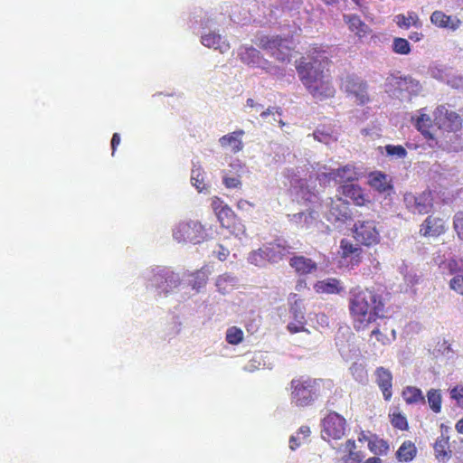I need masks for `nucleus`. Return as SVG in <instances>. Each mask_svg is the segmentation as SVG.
Wrapping results in <instances>:
<instances>
[{"mask_svg": "<svg viewBox=\"0 0 463 463\" xmlns=\"http://www.w3.org/2000/svg\"><path fill=\"white\" fill-rule=\"evenodd\" d=\"M383 297L373 289L355 287L350 290L349 313L356 331L364 330L383 317Z\"/></svg>", "mask_w": 463, "mask_h": 463, "instance_id": "obj_1", "label": "nucleus"}, {"mask_svg": "<svg viewBox=\"0 0 463 463\" xmlns=\"http://www.w3.org/2000/svg\"><path fill=\"white\" fill-rule=\"evenodd\" d=\"M317 56L312 57L310 61H307L306 57H302L296 64V70L300 80L307 89L308 92L316 99H324L335 95L329 75L325 74V65L329 63L325 52L315 50Z\"/></svg>", "mask_w": 463, "mask_h": 463, "instance_id": "obj_2", "label": "nucleus"}, {"mask_svg": "<svg viewBox=\"0 0 463 463\" xmlns=\"http://www.w3.org/2000/svg\"><path fill=\"white\" fill-rule=\"evenodd\" d=\"M321 380L300 375L289 383V399L291 404L298 408L311 406L319 396Z\"/></svg>", "mask_w": 463, "mask_h": 463, "instance_id": "obj_3", "label": "nucleus"}, {"mask_svg": "<svg viewBox=\"0 0 463 463\" xmlns=\"http://www.w3.org/2000/svg\"><path fill=\"white\" fill-rule=\"evenodd\" d=\"M340 89L358 105L363 106L370 101L367 81L354 73L341 79Z\"/></svg>", "mask_w": 463, "mask_h": 463, "instance_id": "obj_4", "label": "nucleus"}, {"mask_svg": "<svg viewBox=\"0 0 463 463\" xmlns=\"http://www.w3.org/2000/svg\"><path fill=\"white\" fill-rule=\"evenodd\" d=\"M259 46L269 51L279 61H290L293 50V43L290 39L279 36H264L260 39Z\"/></svg>", "mask_w": 463, "mask_h": 463, "instance_id": "obj_5", "label": "nucleus"}, {"mask_svg": "<svg viewBox=\"0 0 463 463\" xmlns=\"http://www.w3.org/2000/svg\"><path fill=\"white\" fill-rule=\"evenodd\" d=\"M321 425V437L327 442L339 440L345 435L347 428L346 420L335 411H330L326 414L322 420Z\"/></svg>", "mask_w": 463, "mask_h": 463, "instance_id": "obj_6", "label": "nucleus"}, {"mask_svg": "<svg viewBox=\"0 0 463 463\" xmlns=\"http://www.w3.org/2000/svg\"><path fill=\"white\" fill-rule=\"evenodd\" d=\"M173 237L178 242L197 244L205 240L203 226L197 221L179 222L173 231Z\"/></svg>", "mask_w": 463, "mask_h": 463, "instance_id": "obj_7", "label": "nucleus"}, {"mask_svg": "<svg viewBox=\"0 0 463 463\" xmlns=\"http://www.w3.org/2000/svg\"><path fill=\"white\" fill-rule=\"evenodd\" d=\"M354 240L361 245L373 247L380 243L381 235L373 220L357 221L353 229Z\"/></svg>", "mask_w": 463, "mask_h": 463, "instance_id": "obj_8", "label": "nucleus"}, {"mask_svg": "<svg viewBox=\"0 0 463 463\" xmlns=\"http://www.w3.org/2000/svg\"><path fill=\"white\" fill-rule=\"evenodd\" d=\"M403 202L408 211L420 215L429 213L434 206L433 194L430 189H426L420 194L405 193Z\"/></svg>", "mask_w": 463, "mask_h": 463, "instance_id": "obj_9", "label": "nucleus"}, {"mask_svg": "<svg viewBox=\"0 0 463 463\" xmlns=\"http://www.w3.org/2000/svg\"><path fill=\"white\" fill-rule=\"evenodd\" d=\"M433 121L441 130L458 132L462 128L463 120L460 115L449 109L446 105L438 106L433 112Z\"/></svg>", "mask_w": 463, "mask_h": 463, "instance_id": "obj_10", "label": "nucleus"}, {"mask_svg": "<svg viewBox=\"0 0 463 463\" xmlns=\"http://www.w3.org/2000/svg\"><path fill=\"white\" fill-rule=\"evenodd\" d=\"M324 178L333 180L335 183L344 184L358 181L363 176V173L354 165L347 164L337 169H332L328 173L323 174Z\"/></svg>", "mask_w": 463, "mask_h": 463, "instance_id": "obj_11", "label": "nucleus"}, {"mask_svg": "<svg viewBox=\"0 0 463 463\" xmlns=\"http://www.w3.org/2000/svg\"><path fill=\"white\" fill-rule=\"evenodd\" d=\"M446 230V221L443 218L430 214L420 225L419 234L422 237L437 238L444 234Z\"/></svg>", "mask_w": 463, "mask_h": 463, "instance_id": "obj_12", "label": "nucleus"}, {"mask_svg": "<svg viewBox=\"0 0 463 463\" xmlns=\"http://www.w3.org/2000/svg\"><path fill=\"white\" fill-rule=\"evenodd\" d=\"M326 217L331 222H345L350 218L349 203L338 196L331 199Z\"/></svg>", "mask_w": 463, "mask_h": 463, "instance_id": "obj_13", "label": "nucleus"}, {"mask_svg": "<svg viewBox=\"0 0 463 463\" xmlns=\"http://www.w3.org/2000/svg\"><path fill=\"white\" fill-rule=\"evenodd\" d=\"M337 192L343 196L351 199L357 206H368L372 203L369 195L358 184H344L338 187Z\"/></svg>", "mask_w": 463, "mask_h": 463, "instance_id": "obj_14", "label": "nucleus"}, {"mask_svg": "<svg viewBox=\"0 0 463 463\" xmlns=\"http://www.w3.org/2000/svg\"><path fill=\"white\" fill-rule=\"evenodd\" d=\"M153 282L164 293H168L179 285L180 279L173 270L163 269L154 274Z\"/></svg>", "mask_w": 463, "mask_h": 463, "instance_id": "obj_15", "label": "nucleus"}, {"mask_svg": "<svg viewBox=\"0 0 463 463\" xmlns=\"http://www.w3.org/2000/svg\"><path fill=\"white\" fill-rule=\"evenodd\" d=\"M367 184L380 194L389 193L393 189L392 177L382 171L371 172Z\"/></svg>", "mask_w": 463, "mask_h": 463, "instance_id": "obj_16", "label": "nucleus"}, {"mask_svg": "<svg viewBox=\"0 0 463 463\" xmlns=\"http://www.w3.org/2000/svg\"><path fill=\"white\" fill-rule=\"evenodd\" d=\"M340 254L344 260H348L351 266H357L362 261L363 250L357 245L353 244L346 239L340 241Z\"/></svg>", "mask_w": 463, "mask_h": 463, "instance_id": "obj_17", "label": "nucleus"}, {"mask_svg": "<svg viewBox=\"0 0 463 463\" xmlns=\"http://www.w3.org/2000/svg\"><path fill=\"white\" fill-rule=\"evenodd\" d=\"M430 22L439 28L456 31L461 25V20L457 16L448 15L444 12L436 10L430 15Z\"/></svg>", "mask_w": 463, "mask_h": 463, "instance_id": "obj_18", "label": "nucleus"}, {"mask_svg": "<svg viewBox=\"0 0 463 463\" xmlns=\"http://www.w3.org/2000/svg\"><path fill=\"white\" fill-rule=\"evenodd\" d=\"M376 383L383 392V396L385 401H390L392 396V373L384 368L378 367L375 370Z\"/></svg>", "mask_w": 463, "mask_h": 463, "instance_id": "obj_19", "label": "nucleus"}, {"mask_svg": "<svg viewBox=\"0 0 463 463\" xmlns=\"http://www.w3.org/2000/svg\"><path fill=\"white\" fill-rule=\"evenodd\" d=\"M289 265L298 275L310 274L317 269L314 260L302 255L290 258Z\"/></svg>", "mask_w": 463, "mask_h": 463, "instance_id": "obj_20", "label": "nucleus"}, {"mask_svg": "<svg viewBox=\"0 0 463 463\" xmlns=\"http://www.w3.org/2000/svg\"><path fill=\"white\" fill-rule=\"evenodd\" d=\"M244 134V130L238 129L220 137L219 143L222 147H230L231 151L236 154L243 148L241 137Z\"/></svg>", "mask_w": 463, "mask_h": 463, "instance_id": "obj_21", "label": "nucleus"}, {"mask_svg": "<svg viewBox=\"0 0 463 463\" xmlns=\"http://www.w3.org/2000/svg\"><path fill=\"white\" fill-rule=\"evenodd\" d=\"M268 262H279L288 253V248L280 243L269 242L262 246Z\"/></svg>", "mask_w": 463, "mask_h": 463, "instance_id": "obj_22", "label": "nucleus"}, {"mask_svg": "<svg viewBox=\"0 0 463 463\" xmlns=\"http://www.w3.org/2000/svg\"><path fill=\"white\" fill-rule=\"evenodd\" d=\"M344 21L349 30L360 39L367 36L371 32L369 26L356 14H345Z\"/></svg>", "mask_w": 463, "mask_h": 463, "instance_id": "obj_23", "label": "nucleus"}, {"mask_svg": "<svg viewBox=\"0 0 463 463\" xmlns=\"http://www.w3.org/2000/svg\"><path fill=\"white\" fill-rule=\"evenodd\" d=\"M239 57L243 63L252 67H260L266 62L260 51L253 47L241 48Z\"/></svg>", "mask_w": 463, "mask_h": 463, "instance_id": "obj_24", "label": "nucleus"}, {"mask_svg": "<svg viewBox=\"0 0 463 463\" xmlns=\"http://www.w3.org/2000/svg\"><path fill=\"white\" fill-rule=\"evenodd\" d=\"M201 43L205 47L213 48L224 53L230 50L229 43L224 40L220 34L215 33H209L201 38Z\"/></svg>", "mask_w": 463, "mask_h": 463, "instance_id": "obj_25", "label": "nucleus"}, {"mask_svg": "<svg viewBox=\"0 0 463 463\" xmlns=\"http://www.w3.org/2000/svg\"><path fill=\"white\" fill-rule=\"evenodd\" d=\"M434 454L439 461L447 462L449 460L452 455V451L449 449V437L446 435H440L435 441Z\"/></svg>", "mask_w": 463, "mask_h": 463, "instance_id": "obj_26", "label": "nucleus"}, {"mask_svg": "<svg viewBox=\"0 0 463 463\" xmlns=\"http://www.w3.org/2000/svg\"><path fill=\"white\" fill-rule=\"evenodd\" d=\"M314 288L321 294H339L343 290L340 280L335 278L319 280L315 284Z\"/></svg>", "mask_w": 463, "mask_h": 463, "instance_id": "obj_27", "label": "nucleus"}, {"mask_svg": "<svg viewBox=\"0 0 463 463\" xmlns=\"http://www.w3.org/2000/svg\"><path fill=\"white\" fill-rule=\"evenodd\" d=\"M422 110L419 111L420 115L416 118L414 126L426 139L434 140V135L430 131L433 121L428 114L421 112Z\"/></svg>", "mask_w": 463, "mask_h": 463, "instance_id": "obj_28", "label": "nucleus"}, {"mask_svg": "<svg viewBox=\"0 0 463 463\" xmlns=\"http://www.w3.org/2000/svg\"><path fill=\"white\" fill-rule=\"evenodd\" d=\"M372 439L369 440L368 449L375 456H386L390 449V443L388 440L380 438L377 434H372Z\"/></svg>", "mask_w": 463, "mask_h": 463, "instance_id": "obj_29", "label": "nucleus"}, {"mask_svg": "<svg viewBox=\"0 0 463 463\" xmlns=\"http://www.w3.org/2000/svg\"><path fill=\"white\" fill-rule=\"evenodd\" d=\"M394 21L400 28L409 29L411 26H413L420 29L422 27V22L420 21L418 14L413 11L408 12L407 15L402 14H397Z\"/></svg>", "mask_w": 463, "mask_h": 463, "instance_id": "obj_30", "label": "nucleus"}, {"mask_svg": "<svg viewBox=\"0 0 463 463\" xmlns=\"http://www.w3.org/2000/svg\"><path fill=\"white\" fill-rule=\"evenodd\" d=\"M417 455V448L411 440H405L396 451V459L399 462H411Z\"/></svg>", "mask_w": 463, "mask_h": 463, "instance_id": "obj_31", "label": "nucleus"}, {"mask_svg": "<svg viewBox=\"0 0 463 463\" xmlns=\"http://www.w3.org/2000/svg\"><path fill=\"white\" fill-rule=\"evenodd\" d=\"M289 312L294 319L305 320V308L302 304V299L298 297L296 293H291L288 297Z\"/></svg>", "mask_w": 463, "mask_h": 463, "instance_id": "obj_32", "label": "nucleus"}, {"mask_svg": "<svg viewBox=\"0 0 463 463\" xmlns=\"http://www.w3.org/2000/svg\"><path fill=\"white\" fill-rule=\"evenodd\" d=\"M402 398L407 404H414L418 402H425V397L420 389L414 386H407L402 391Z\"/></svg>", "mask_w": 463, "mask_h": 463, "instance_id": "obj_33", "label": "nucleus"}, {"mask_svg": "<svg viewBox=\"0 0 463 463\" xmlns=\"http://www.w3.org/2000/svg\"><path fill=\"white\" fill-rule=\"evenodd\" d=\"M222 227L231 230L236 221V215L231 207L222 208L216 214Z\"/></svg>", "mask_w": 463, "mask_h": 463, "instance_id": "obj_34", "label": "nucleus"}, {"mask_svg": "<svg viewBox=\"0 0 463 463\" xmlns=\"http://www.w3.org/2000/svg\"><path fill=\"white\" fill-rule=\"evenodd\" d=\"M235 285L236 278L228 273L220 275L216 279V287L218 290L222 294L228 293L233 288Z\"/></svg>", "mask_w": 463, "mask_h": 463, "instance_id": "obj_35", "label": "nucleus"}, {"mask_svg": "<svg viewBox=\"0 0 463 463\" xmlns=\"http://www.w3.org/2000/svg\"><path fill=\"white\" fill-rule=\"evenodd\" d=\"M389 420L395 430L402 431L409 430V422L405 415L399 411H394L389 413Z\"/></svg>", "mask_w": 463, "mask_h": 463, "instance_id": "obj_36", "label": "nucleus"}, {"mask_svg": "<svg viewBox=\"0 0 463 463\" xmlns=\"http://www.w3.org/2000/svg\"><path fill=\"white\" fill-rule=\"evenodd\" d=\"M427 400H428L430 408L433 412H435V413L440 412L441 403H442L440 390L430 389L427 392Z\"/></svg>", "mask_w": 463, "mask_h": 463, "instance_id": "obj_37", "label": "nucleus"}, {"mask_svg": "<svg viewBox=\"0 0 463 463\" xmlns=\"http://www.w3.org/2000/svg\"><path fill=\"white\" fill-rule=\"evenodd\" d=\"M191 183L198 190L203 192L207 190V184L204 182V173L201 167L192 169Z\"/></svg>", "mask_w": 463, "mask_h": 463, "instance_id": "obj_38", "label": "nucleus"}, {"mask_svg": "<svg viewBox=\"0 0 463 463\" xmlns=\"http://www.w3.org/2000/svg\"><path fill=\"white\" fill-rule=\"evenodd\" d=\"M209 272L204 268H202L199 270H196L192 274L193 279L191 280L192 287L194 288L199 289L206 285L208 280Z\"/></svg>", "mask_w": 463, "mask_h": 463, "instance_id": "obj_39", "label": "nucleus"}, {"mask_svg": "<svg viewBox=\"0 0 463 463\" xmlns=\"http://www.w3.org/2000/svg\"><path fill=\"white\" fill-rule=\"evenodd\" d=\"M243 340V331L237 326H231L226 332V341L230 345H239Z\"/></svg>", "mask_w": 463, "mask_h": 463, "instance_id": "obj_40", "label": "nucleus"}, {"mask_svg": "<svg viewBox=\"0 0 463 463\" xmlns=\"http://www.w3.org/2000/svg\"><path fill=\"white\" fill-rule=\"evenodd\" d=\"M392 51L395 53L407 55L411 52V46L405 38L396 37L392 42Z\"/></svg>", "mask_w": 463, "mask_h": 463, "instance_id": "obj_41", "label": "nucleus"}, {"mask_svg": "<svg viewBox=\"0 0 463 463\" xmlns=\"http://www.w3.org/2000/svg\"><path fill=\"white\" fill-rule=\"evenodd\" d=\"M386 155L388 156H394L396 158L403 159L407 156V150L402 145H386L385 146Z\"/></svg>", "mask_w": 463, "mask_h": 463, "instance_id": "obj_42", "label": "nucleus"}, {"mask_svg": "<svg viewBox=\"0 0 463 463\" xmlns=\"http://www.w3.org/2000/svg\"><path fill=\"white\" fill-rule=\"evenodd\" d=\"M248 260L251 264L260 267L264 266L268 262L265 254L263 253L262 247L250 252Z\"/></svg>", "mask_w": 463, "mask_h": 463, "instance_id": "obj_43", "label": "nucleus"}, {"mask_svg": "<svg viewBox=\"0 0 463 463\" xmlns=\"http://www.w3.org/2000/svg\"><path fill=\"white\" fill-rule=\"evenodd\" d=\"M398 84L400 85L402 90H409V88H411V90H417L420 88V83L418 80H413L411 77H403L400 78Z\"/></svg>", "mask_w": 463, "mask_h": 463, "instance_id": "obj_44", "label": "nucleus"}, {"mask_svg": "<svg viewBox=\"0 0 463 463\" xmlns=\"http://www.w3.org/2000/svg\"><path fill=\"white\" fill-rule=\"evenodd\" d=\"M364 458L362 451L350 450L347 455H345L341 461L342 463H361Z\"/></svg>", "mask_w": 463, "mask_h": 463, "instance_id": "obj_45", "label": "nucleus"}, {"mask_svg": "<svg viewBox=\"0 0 463 463\" xmlns=\"http://www.w3.org/2000/svg\"><path fill=\"white\" fill-rule=\"evenodd\" d=\"M306 320L295 319V321L288 323L287 328L291 334L299 332H308L305 327Z\"/></svg>", "mask_w": 463, "mask_h": 463, "instance_id": "obj_46", "label": "nucleus"}, {"mask_svg": "<svg viewBox=\"0 0 463 463\" xmlns=\"http://www.w3.org/2000/svg\"><path fill=\"white\" fill-rule=\"evenodd\" d=\"M453 226L459 239L463 240V211L455 214Z\"/></svg>", "mask_w": 463, "mask_h": 463, "instance_id": "obj_47", "label": "nucleus"}, {"mask_svg": "<svg viewBox=\"0 0 463 463\" xmlns=\"http://www.w3.org/2000/svg\"><path fill=\"white\" fill-rule=\"evenodd\" d=\"M449 287L452 290L463 296V276L456 275L449 281Z\"/></svg>", "mask_w": 463, "mask_h": 463, "instance_id": "obj_48", "label": "nucleus"}, {"mask_svg": "<svg viewBox=\"0 0 463 463\" xmlns=\"http://www.w3.org/2000/svg\"><path fill=\"white\" fill-rule=\"evenodd\" d=\"M223 184L228 189H233V188L241 187V182L239 176H234V177L224 176L223 177Z\"/></svg>", "mask_w": 463, "mask_h": 463, "instance_id": "obj_49", "label": "nucleus"}, {"mask_svg": "<svg viewBox=\"0 0 463 463\" xmlns=\"http://www.w3.org/2000/svg\"><path fill=\"white\" fill-rule=\"evenodd\" d=\"M451 398L463 408V387H455L450 392Z\"/></svg>", "mask_w": 463, "mask_h": 463, "instance_id": "obj_50", "label": "nucleus"}, {"mask_svg": "<svg viewBox=\"0 0 463 463\" xmlns=\"http://www.w3.org/2000/svg\"><path fill=\"white\" fill-rule=\"evenodd\" d=\"M213 254L218 260L224 261L230 255V250L222 244H219L218 250H214Z\"/></svg>", "mask_w": 463, "mask_h": 463, "instance_id": "obj_51", "label": "nucleus"}, {"mask_svg": "<svg viewBox=\"0 0 463 463\" xmlns=\"http://www.w3.org/2000/svg\"><path fill=\"white\" fill-rule=\"evenodd\" d=\"M314 137L320 142L327 143L332 139V135L317 129L314 132Z\"/></svg>", "mask_w": 463, "mask_h": 463, "instance_id": "obj_52", "label": "nucleus"}, {"mask_svg": "<svg viewBox=\"0 0 463 463\" xmlns=\"http://www.w3.org/2000/svg\"><path fill=\"white\" fill-rule=\"evenodd\" d=\"M371 336H374L382 345H386L389 342L388 337L383 335L379 328L373 329L371 333Z\"/></svg>", "mask_w": 463, "mask_h": 463, "instance_id": "obj_53", "label": "nucleus"}, {"mask_svg": "<svg viewBox=\"0 0 463 463\" xmlns=\"http://www.w3.org/2000/svg\"><path fill=\"white\" fill-rule=\"evenodd\" d=\"M447 269H449L450 274H454L458 271H462V265L459 266L458 262L456 260H449L447 262Z\"/></svg>", "mask_w": 463, "mask_h": 463, "instance_id": "obj_54", "label": "nucleus"}, {"mask_svg": "<svg viewBox=\"0 0 463 463\" xmlns=\"http://www.w3.org/2000/svg\"><path fill=\"white\" fill-rule=\"evenodd\" d=\"M228 205L223 203L219 197H214L212 202V207L215 214L219 213L222 208H226Z\"/></svg>", "mask_w": 463, "mask_h": 463, "instance_id": "obj_55", "label": "nucleus"}, {"mask_svg": "<svg viewBox=\"0 0 463 463\" xmlns=\"http://www.w3.org/2000/svg\"><path fill=\"white\" fill-rule=\"evenodd\" d=\"M120 136L118 133H114L111 138L112 155H114L118 146L120 144Z\"/></svg>", "mask_w": 463, "mask_h": 463, "instance_id": "obj_56", "label": "nucleus"}, {"mask_svg": "<svg viewBox=\"0 0 463 463\" xmlns=\"http://www.w3.org/2000/svg\"><path fill=\"white\" fill-rule=\"evenodd\" d=\"M274 112H276V113L280 115L281 114V109L280 108L269 107L266 110L262 111L260 116H261L262 118H266L268 116H269L270 114H273Z\"/></svg>", "mask_w": 463, "mask_h": 463, "instance_id": "obj_57", "label": "nucleus"}, {"mask_svg": "<svg viewBox=\"0 0 463 463\" xmlns=\"http://www.w3.org/2000/svg\"><path fill=\"white\" fill-rule=\"evenodd\" d=\"M372 434L371 432H365L364 430H362L359 434H358V440L360 442H367V445L369 444V440H371L372 439Z\"/></svg>", "mask_w": 463, "mask_h": 463, "instance_id": "obj_58", "label": "nucleus"}, {"mask_svg": "<svg viewBox=\"0 0 463 463\" xmlns=\"http://www.w3.org/2000/svg\"><path fill=\"white\" fill-rule=\"evenodd\" d=\"M299 446H300V442L298 440V438L295 436H291L289 439V448L292 450H295Z\"/></svg>", "mask_w": 463, "mask_h": 463, "instance_id": "obj_59", "label": "nucleus"}, {"mask_svg": "<svg viewBox=\"0 0 463 463\" xmlns=\"http://www.w3.org/2000/svg\"><path fill=\"white\" fill-rule=\"evenodd\" d=\"M310 428L308 426H301L298 430V435L301 434L304 438H307L310 435Z\"/></svg>", "mask_w": 463, "mask_h": 463, "instance_id": "obj_60", "label": "nucleus"}, {"mask_svg": "<svg viewBox=\"0 0 463 463\" xmlns=\"http://www.w3.org/2000/svg\"><path fill=\"white\" fill-rule=\"evenodd\" d=\"M423 38V34L421 33H418V32H412L410 35H409V39H411V41L413 42H419L420 41L421 39Z\"/></svg>", "mask_w": 463, "mask_h": 463, "instance_id": "obj_61", "label": "nucleus"}, {"mask_svg": "<svg viewBox=\"0 0 463 463\" xmlns=\"http://www.w3.org/2000/svg\"><path fill=\"white\" fill-rule=\"evenodd\" d=\"M364 463H383V460L379 457L373 456L368 458Z\"/></svg>", "mask_w": 463, "mask_h": 463, "instance_id": "obj_62", "label": "nucleus"}, {"mask_svg": "<svg viewBox=\"0 0 463 463\" xmlns=\"http://www.w3.org/2000/svg\"><path fill=\"white\" fill-rule=\"evenodd\" d=\"M455 429L458 433L463 434V417L456 423Z\"/></svg>", "mask_w": 463, "mask_h": 463, "instance_id": "obj_63", "label": "nucleus"}, {"mask_svg": "<svg viewBox=\"0 0 463 463\" xmlns=\"http://www.w3.org/2000/svg\"><path fill=\"white\" fill-rule=\"evenodd\" d=\"M345 447L348 449V450H355V441L354 439H348L345 442Z\"/></svg>", "mask_w": 463, "mask_h": 463, "instance_id": "obj_64", "label": "nucleus"}]
</instances>
